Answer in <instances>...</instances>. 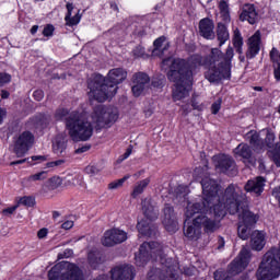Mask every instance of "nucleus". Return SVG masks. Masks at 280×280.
Here are the masks:
<instances>
[{
	"label": "nucleus",
	"mask_w": 280,
	"mask_h": 280,
	"mask_svg": "<svg viewBox=\"0 0 280 280\" xmlns=\"http://www.w3.org/2000/svg\"><path fill=\"white\" fill-rule=\"evenodd\" d=\"M201 187L202 200L188 203L186 207L185 215L188 220L195 217L196 213H211V207H213L215 218H224L226 211L233 214L237 211L235 205L246 198V194L235 184H230L224 191H220L218 182L206 177L201 180Z\"/></svg>",
	"instance_id": "1"
},
{
	"label": "nucleus",
	"mask_w": 280,
	"mask_h": 280,
	"mask_svg": "<svg viewBox=\"0 0 280 280\" xmlns=\"http://www.w3.org/2000/svg\"><path fill=\"white\" fill-rule=\"evenodd\" d=\"M233 56H235V54L233 47L230 46L226 48L225 54L219 48H212L210 54L205 58L200 55H192L188 60H182L186 62L191 73H194V69L198 67H208V70L205 72L206 80L218 84V82H222V80L231 79V62Z\"/></svg>",
	"instance_id": "2"
},
{
	"label": "nucleus",
	"mask_w": 280,
	"mask_h": 280,
	"mask_svg": "<svg viewBox=\"0 0 280 280\" xmlns=\"http://www.w3.org/2000/svg\"><path fill=\"white\" fill-rule=\"evenodd\" d=\"M163 71L167 72L170 82H174L172 97L174 102H180L185 97H189L191 91V82H194V73L187 67V62L183 59L166 58L162 61Z\"/></svg>",
	"instance_id": "3"
},
{
	"label": "nucleus",
	"mask_w": 280,
	"mask_h": 280,
	"mask_svg": "<svg viewBox=\"0 0 280 280\" xmlns=\"http://www.w3.org/2000/svg\"><path fill=\"white\" fill-rule=\"evenodd\" d=\"M128 78V72L124 68H115L109 70L107 78L102 74H96L89 79L88 88L90 89L91 97L96 102H106L109 97L117 95V84H121Z\"/></svg>",
	"instance_id": "4"
},
{
	"label": "nucleus",
	"mask_w": 280,
	"mask_h": 280,
	"mask_svg": "<svg viewBox=\"0 0 280 280\" xmlns=\"http://www.w3.org/2000/svg\"><path fill=\"white\" fill-rule=\"evenodd\" d=\"M66 128L70 139L75 143L89 141L93 137V124L82 118L78 112H72L66 118Z\"/></svg>",
	"instance_id": "5"
},
{
	"label": "nucleus",
	"mask_w": 280,
	"mask_h": 280,
	"mask_svg": "<svg viewBox=\"0 0 280 280\" xmlns=\"http://www.w3.org/2000/svg\"><path fill=\"white\" fill-rule=\"evenodd\" d=\"M163 245L159 242H144L140 245L139 253L136 255L137 266H145L150 259L159 261L160 264H168L170 259H166L163 252Z\"/></svg>",
	"instance_id": "6"
},
{
	"label": "nucleus",
	"mask_w": 280,
	"mask_h": 280,
	"mask_svg": "<svg viewBox=\"0 0 280 280\" xmlns=\"http://www.w3.org/2000/svg\"><path fill=\"white\" fill-rule=\"evenodd\" d=\"M236 211L232 214L238 215V220H242L237 226V234L241 240H248L250 237V229H253L254 224H257V215L248 210V203H246V195L245 199L241 202L235 203Z\"/></svg>",
	"instance_id": "7"
},
{
	"label": "nucleus",
	"mask_w": 280,
	"mask_h": 280,
	"mask_svg": "<svg viewBox=\"0 0 280 280\" xmlns=\"http://www.w3.org/2000/svg\"><path fill=\"white\" fill-rule=\"evenodd\" d=\"M250 262V250L243 247L238 256L229 265L228 272L217 270L214 280H233V277L244 272Z\"/></svg>",
	"instance_id": "8"
},
{
	"label": "nucleus",
	"mask_w": 280,
	"mask_h": 280,
	"mask_svg": "<svg viewBox=\"0 0 280 280\" xmlns=\"http://www.w3.org/2000/svg\"><path fill=\"white\" fill-rule=\"evenodd\" d=\"M49 280H84L82 269L75 264L69 261H62L55 265L48 271Z\"/></svg>",
	"instance_id": "9"
},
{
	"label": "nucleus",
	"mask_w": 280,
	"mask_h": 280,
	"mask_svg": "<svg viewBox=\"0 0 280 280\" xmlns=\"http://www.w3.org/2000/svg\"><path fill=\"white\" fill-rule=\"evenodd\" d=\"M199 213L198 217L195 218V224L197 226H201L205 233L208 235L211 233H215V231H220L222 223L220 220L224 217H215L213 212V206H211V212H196ZM195 213V215H196Z\"/></svg>",
	"instance_id": "10"
},
{
	"label": "nucleus",
	"mask_w": 280,
	"mask_h": 280,
	"mask_svg": "<svg viewBox=\"0 0 280 280\" xmlns=\"http://www.w3.org/2000/svg\"><path fill=\"white\" fill-rule=\"evenodd\" d=\"M92 117L94 121H96L98 128H105V126H110V124H115L117 121L119 110L117 107L98 105L94 108Z\"/></svg>",
	"instance_id": "11"
},
{
	"label": "nucleus",
	"mask_w": 280,
	"mask_h": 280,
	"mask_svg": "<svg viewBox=\"0 0 280 280\" xmlns=\"http://www.w3.org/2000/svg\"><path fill=\"white\" fill-rule=\"evenodd\" d=\"M215 161L214 167L226 174L228 176H237V165L235 164V160H233L230 155L222 154L213 158Z\"/></svg>",
	"instance_id": "12"
},
{
	"label": "nucleus",
	"mask_w": 280,
	"mask_h": 280,
	"mask_svg": "<svg viewBox=\"0 0 280 280\" xmlns=\"http://www.w3.org/2000/svg\"><path fill=\"white\" fill-rule=\"evenodd\" d=\"M34 145V135L30 131L22 132L15 141L13 152L19 159L30 152V147Z\"/></svg>",
	"instance_id": "13"
},
{
	"label": "nucleus",
	"mask_w": 280,
	"mask_h": 280,
	"mask_svg": "<svg viewBox=\"0 0 280 280\" xmlns=\"http://www.w3.org/2000/svg\"><path fill=\"white\" fill-rule=\"evenodd\" d=\"M162 224L168 233H176L178 231L176 212H174V207L170 203H165L162 210Z\"/></svg>",
	"instance_id": "14"
},
{
	"label": "nucleus",
	"mask_w": 280,
	"mask_h": 280,
	"mask_svg": "<svg viewBox=\"0 0 280 280\" xmlns=\"http://www.w3.org/2000/svg\"><path fill=\"white\" fill-rule=\"evenodd\" d=\"M132 88L131 91L135 97H139L145 89H148V84H150V77L147 73L138 72L132 77Z\"/></svg>",
	"instance_id": "15"
},
{
	"label": "nucleus",
	"mask_w": 280,
	"mask_h": 280,
	"mask_svg": "<svg viewBox=\"0 0 280 280\" xmlns=\"http://www.w3.org/2000/svg\"><path fill=\"white\" fill-rule=\"evenodd\" d=\"M142 213L150 220V222H154V220H159V206L156 201L152 198H145L141 202Z\"/></svg>",
	"instance_id": "16"
},
{
	"label": "nucleus",
	"mask_w": 280,
	"mask_h": 280,
	"mask_svg": "<svg viewBox=\"0 0 280 280\" xmlns=\"http://www.w3.org/2000/svg\"><path fill=\"white\" fill-rule=\"evenodd\" d=\"M110 273L112 280H132L135 279V267L130 265L115 267Z\"/></svg>",
	"instance_id": "17"
},
{
	"label": "nucleus",
	"mask_w": 280,
	"mask_h": 280,
	"mask_svg": "<svg viewBox=\"0 0 280 280\" xmlns=\"http://www.w3.org/2000/svg\"><path fill=\"white\" fill-rule=\"evenodd\" d=\"M240 21H247L250 25H255L259 21V13H257L255 4L246 3L243 5Z\"/></svg>",
	"instance_id": "18"
},
{
	"label": "nucleus",
	"mask_w": 280,
	"mask_h": 280,
	"mask_svg": "<svg viewBox=\"0 0 280 280\" xmlns=\"http://www.w3.org/2000/svg\"><path fill=\"white\" fill-rule=\"evenodd\" d=\"M215 24L213 23V20L209 18H205L200 20L199 22V34L203 38H207L208 40H212V38H215Z\"/></svg>",
	"instance_id": "19"
},
{
	"label": "nucleus",
	"mask_w": 280,
	"mask_h": 280,
	"mask_svg": "<svg viewBox=\"0 0 280 280\" xmlns=\"http://www.w3.org/2000/svg\"><path fill=\"white\" fill-rule=\"evenodd\" d=\"M264 187H266V178L258 176L254 179H249L245 186V191L249 194H256V196H261L264 194Z\"/></svg>",
	"instance_id": "20"
},
{
	"label": "nucleus",
	"mask_w": 280,
	"mask_h": 280,
	"mask_svg": "<svg viewBox=\"0 0 280 280\" xmlns=\"http://www.w3.org/2000/svg\"><path fill=\"white\" fill-rule=\"evenodd\" d=\"M248 48L246 51V58H255L257 54H259V49H261V33L257 31L249 39H248Z\"/></svg>",
	"instance_id": "21"
},
{
	"label": "nucleus",
	"mask_w": 280,
	"mask_h": 280,
	"mask_svg": "<svg viewBox=\"0 0 280 280\" xmlns=\"http://www.w3.org/2000/svg\"><path fill=\"white\" fill-rule=\"evenodd\" d=\"M249 246L252 250H264V246H266V233L264 231H254L250 234Z\"/></svg>",
	"instance_id": "22"
},
{
	"label": "nucleus",
	"mask_w": 280,
	"mask_h": 280,
	"mask_svg": "<svg viewBox=\"0 0 280 280\" xmlns=\"http://www.w3.org/2000/svg\"><path fill=\"white\" fill-rule=\"evenodd\" d=\"M137 229L141 235H145L147 237H156V234L159 233V228L156 225L143 220L138 222Z\"/></svg>",
	"instance_id": "23"
},
{
	"label": "nucleus",
	"mask_w": 280,
	"mask_h": 280,
	"mask_svg": "<svg viewBox=\"0 0 280 280\" xmlns=\"http://www.w3.org/2000/svg\"><path fill=\"white\" fill-rule=\"evenodd\" d=\"M200 225H196V219L192 220V224L187 225V221L184 222V235L188 240H198L202 233Z\"/></svg>",
	"instance_id": "24"
},
{
	"label": "nucleus",
	"mask_w": 280,
	"mask_h": 280,
	"mask_svg": "<svg viewBox=\"0 0 280 280\" xmlns=\"http://www.w3.org/2000/svg\"><path fill=\"white\" fill-rule=\"evenodd\" d=\"M235 156H240L248 163H253V149L247 143H241L234 149Z\"/></svg>",
	"instance_id": "25"
},
{
	"label": "nucleus",
	"mask_w": 280,
	"mask_h": 280,
	"mask_svg": "<svg viewBox=\"0 0 280 280\" xmlns=\"http://www.w3.org/2000/svg\"><path fill=\"white\" fill-rule=\"evenodd\" d=\"M245 139L249 142L252 148H254L255 152H261V150H264V140L259 138V133L257 131L247 132Z\"/></svg>",
	"instance_id": "26"
},
{
	"label": "nucleus",
	"mask_w": 280,
	"mask_h": 280,
	"mask_svg": "<svg viewBox=\"0 0 280 280\" xmlns=\"http://www.w3.org/2000/svg\"><path fill=\"white\" fill-rule=\"evenodd\" d=\"M52 150L55 154H65L67 152V136L59 133L52 141Z\"/></svg>",
	"instance_id": "27"
},
{
	"label": "nucleus",
	"mask_w": 280,
	"mask_h": 280,
	"mask_svg": "<svg viewBox=\"0 0 280 280\" xmlns=\"http://www.w3.org/2000/svg\"><path fill=\"white\" fill-rule=\"evenodd\" d=\"M88 261L91 268H97L100 264H104V258H102V253L97 249H92L88 254Z\"/></svg>",
	"instance_id": "28"
},
{
	"label": "nucleus",
	"mask_w": 280,
	"mask_h": 280,
	"mask_svg": "<svg viewBox=\"0 0 280 280\" xmlns=\"http://www.w3.org/2000/svg\"><path fill=\"white\" fill-rule=\"evenodd\" d=\"M270 58L273 62L275 68V78L278 82H280V52L277 50V48H272L270 51Z\"/></svg>",
	"instance_id": "29"
},
{
	"label": "nucleus",
	"mask_w": 280,
	"mask_h": 280,
	"mask_svg": "<svg viewBox=\"0 0 280 280\" xmlns=\"http://www.w3.org/2000/svg\"><path fill=\"white\" fill-rule=\"evenodd\" d=\"M217 38L219 40V47H222L226 40H229V30L226 25L219 23L217 26Z\"/></svg>",
	"instance_id": "30"
},
{
	"label": "nucleus",
	"mask_w": 280,
	"mask_h": 280,
	"mask_svg": "<svg viewBox=\"0 0 280 280\" xmlns=\"http://www.w3.org/2000/svg\"><path fill=\"white\" fill-rule=\"evenodd\" d=\"M219 10L221 14V19L224 23L231 22V11L229 9V2L226 0H221L219 2Z\"/></svg>",
	"instance_id": "31"
},
{
	"label": "nucleus",
	"mask_w": 280,
	"mask_h": 280,
	"mask_svg": "<svg viewBox=\"0 0 280 280\" xmlns=\"http://www.w3.org/2000/svg\"><path fill=\"white\" fill-rule=\"evenodd\" d=\"M165 43V37H159L158 39L154 40L153 43V50L152 54L153 56H163V54H165V51H167V46L163 47V44ZM161 47H163V49H161Z\"/></svg>",
	"instance_id": "32"
},
{
	"label": "nucleus",
	"mask_w": 280,
	"mask_h": 280,
	"mask_svg": "<svg viewBox=\"0 0 280 280\" xmlns=\"http://www.w3.org/2000/svg\"><path fill=\"white\" fill-rule=\"evenodd\" d=\"M233 45L236 50V54H240V56H242L243 54L242 47L244 46V38H242V34L237 28L234 31Z\"/></svg>",
	"instance_id": "33"
},
{
	"label": "nucleus",
	"mask_w": 280,
	"mask_h": 280,
	"mask_svg": "<svg viewBox=\"0 0 280 280\" xmlns=\"http://www.w3.org/2000/svg\"><path fill=\"white\" fill-rule=\"evenodd\" d=\"M110 231L116 244H124L128 240V234L124 230L113 229Z\"/></svg>",
	"instance_id": "34"
},
{
	"label": "nucleus",
	"mask_w": 280,
	"mask_h": 280,
	"mask_svg": "<svg viewBox=\"0 0 280 280\" xmlns=\"http://www.w3.org/2000/svg\"><path fill=\"white\" fill-rule=\"evenodd\" d=\"M148 185H150V180L148 178L138 182L131 194L132 198H137V196H141V192L144 191Z\"/></svg>",
	"instance_id": "35"
},
{
	"label": "nucleus",
	"mask_w": 280,
	"mask_h": 280,
	"mask_svg": "<svg viewBox=\"0 0 280 280\" xmlns=\"http://www.w3.org/2000/svg\"><path fill=\"white\" fill-rule=\"evenodd\" d=\"M194 176H196V178H201V180L203 178H209V166L206 164L203 166L196 167L194 171Z\"/></svg>",
	"instance_id": "36"
},
{
	"label": "nucleus",
	"mask_w": 280,
	"mask_h": 280,
	"mask_svg": "<svg viewBox=\"0 0 280 280\" xmlns=\"http://www.w3.org/2000/svg\"><path fill=\"white\" fill-rule=\"evenodd\" d=\"M102 244L103 246H107V247L117 245V243L115 242V238L113 237V232L110 230L104 233V236L102 238Z\"/></svg>",
	"instance_id": "37"
},
{
	"label": "nucleus",
	"mask_w": 280,
	"mask_h": 280,
	"mask_svg": "<svg viewBox=\"0 0 280 280\" xmlns=\"http://www.w3.org/2000/svg\"><path fill=\"white\" fill-rule=\"evenodd\" d=\"M130 178V175H125L122 178L114 180L108 184V189H119V187H124V184Z\"/></svg>",
	"instance_id": "38"
},
{
	"label": "nucleus",
	"mask_w": 280,
	"mask_h": 280,
	"mask_svg": "<svg viewBox=\"0 0 280 280\" xmlns=\"http://www.w3.org/2000/svg\"><path fill=\"white\" fill-rule=\"evenodd\" d=\"M18 207H21V205H23V207H34V205H36V200L33 197H21L18 201Z\"/></svg>",
	"instance_id": "39"
},
{
	"label": "nucleus",
	"mask_w": 280,
	"mask_h": 280,
	"mask_svg": "<svg viewBox=\"0 0 280 280\" xmlns=\"http://www.w3.org/2000/svg\"><path fill=\"white\" fill-rule=\"evenodd\" d=\"M47 178V172L42 171L26 178L27 183H36V180H45Z\"/></svg>",
	"instance_id": "40"
},
{
	"label": "nucleus",
	"mask_w": 280,
	"mask_h": 280,
	"mask_svg": "<svg viewBox=\"0 0 280 280\" xmlns=\"http://www.w3.org/2000/svg\"><path fill=\"white\" fill-rule=\"evenodd\" d=\"M265 142L267 148H269L270 150H275V148H277V144L275 143V132L267 131Z\"/></svg>",
	"instance_id": "41"
},
{
	"label": "nucleus",
	"mask_w": 280,
	"mask_h": 280,
	"mask_svg": "<svg viewBox=\"0 0 280 280\" xmlns=\"http://www.w3.org/2000/svg\"><path fill=\"white\" fill-rule=\"evenodd\" d=\"M69 109L67 108H58L56 112H55V119L57 121H61V119H69ZM68 116V117H67Z\"/></svg>",
	"instance_id": "42"
},
{
	"label": "nucleus",
	"mask_w": 280,
	"mask_h": 280,
	"mask_svg": "<svg viewBox=\"0 0 280 280\" xmlns=\"http://www.w3.org/2000/svg\"><path fill=\"white\" fill-rule=\"evenodd\" d=\"M60 185H62V178H60L59 176H54L48 180V187L51 190L58 189Z\"/></svg>",
	"instance_id": "43"
},
{
	"label": "nucleus",
	"mask_w": 280,
	"mask_h": 280,
	"mask_svg": "<svg viewBox=\"0 0 280 280\" xmlns=\"http://www.w3.org/2000/svg\"><path fill=\"white\" fill-rule=\"evenodd\" d=\"M61 183L66 186L69 187L71 185H75V177L73 174H67L61 178Z\"/></svg>",
	"instance_id": "44"
},
{
	"label": "nucleus",
	"mask_w": 280,
	"mask_h": 280,
	"mask_svg": "<svg viewBox=\"0 0 280 280\" xmlns=\"http://www.w3.org/2000/svg\"><path fill=\"white\" fill-rule=\"evenodd\" d=\"M82 19V15L80 14V11L74 15L70 16L68 20H66V24L70 27H73V25H78L80 23V20Z\"/></svg>",
	"instance_id": "45"
},
{
	"label": "nucleus",
	"mask_w": 280,
	"mask_h": 280,
	"mask_svg": "<svg viewBox=\"0 0 280 280\" xmlns=\"http://www.w3.org/2000/svg\"><path fill=\"white\" fill-rule=\"evenodd\" d=\"M272 161L277 165V167H280V147H279V144H276V148L272 151Z\"/></svg>",
	"instance_id": "46"
},
{
	"label": "nucleus",
	"mask_w": 280,
	"mask_h": 280,
	"mask_svg": "<svg viewBox=\"0 0 280 280\" xmlns=\"http://www.w3.org/2000/svg\"><path fill=\"white\" fill-rule=\"evenodd\" d=\"M220 108H222V98L217 100L211 105V113H212V115H218V113H220Z\"/></svg>",
	"instance_id": "47"
},
{
	"label": "nucleus",
	"mask_w": 280,
	"mask_h": 280,
	"mask_svg": "<svg viewBox=\"0 0 280 280\" xmlns=\"http://www.w3.org/2000/svg\"><path fill=\"white\" fill-rule=\"evenodd\" d=\"M12 80V77L8 73L0 72V86H3L4 84L10 83Z\"/></svg>",
	"instance_id": "48"
},
{
	"label": "nucleus",
	"mask_w": 280,
	"mask_h": 280,
	"mask_svg": "<svg viewBox=\"0 0 280 280\" xmlns=\"http://www.w3.org/2000/svg\"><path fill=\"white\" fill-rule=\"evenodd\" d=\"M151 84L154 86V89H163V84H165V78L163 77L162 79H153Z\"/></svg>",
	"instance_id": "49"
},
{
	"label": "nucleus",
	"mask_w": 280,
	"mask_h": 280,
	"mask_svg": "<svg viewBox=\"0 0 280 280\" xmlns=\"http://www.w3.org/2000/svg\"><path fill=\"white\" fill-rule=\"evenodd\" d=\"M54 25L48 24L44 27L43 35L46 37L54 36Z\"/></svg>",
	"instance_id": "50"
},
{
	"label": "nucleus",
	"mask_w": 280,
	"mask_h": 280,
	"mask_svg": "<svg viewBox=\"0 0 280 280\" xmlns=\"http://www.w3.org/2000/svg\"><path fill=\"white\" fill-rule=\"evenodd\" d=\"M86 174H90L91 176H95V174L100 173V168L95 165H90L85 167Z\"/></svg>",
	"instance_id": "51"
},
{
	"label": "nucleus",
	"mask_w": 280,
	"mask_h": 280,
	"mask_svg": "<svg viewBox=\"0 0 280 280\" xmlns=\"http://www.w3.org/2000/svg\"><path fill=\"white\" fill-rule=\"evenodd\" d=\"M18 208H19V205H15L10 208H5L2 210V215H12V213H14V211H16Z\"/></svg>",
	"instance_id": "52"
},
{
	"label": "nucleus",
	"mask_w": 280,
	"mask_h": 280,
	"mask_svg": "<svg viewBox=\"0 0 280 280\" xmlns=\"http://www.w3.org/2000/svg\"><path fill=\"white\" fill-rule=\"evenodd\" d=\"M60 165H65V160H57L52 162H48L46 167H60Z\"/></svg>",
	"instance_id": "53"
},
{
	"label": "nucleus",
	"mask_w": 280,
	"mask_h": 280,
	"mask_svg": "<svg viewBox=\"0 0 280 280\" xmlns=\"http://www.w3.org/2000/svg\"><path fill=\"white\" fill-rule=\"evenodd\" d=\"M132 154V148H128L126 152L117 160V163H121Z\"/></svg>",
	"instance_id": "54"
},
{
	"label": "nucleus",
	"mask_w": 280,
	"mask_h": 280,
	"mask_svg": "<svg viewBox=\"0 0 280 280\" xmlns=\"http://www.w3.org/2000/svg\"><path fill=\"white\" fill-rule=\"evenodd\" d=\"M33 97H34V100H36V102H40V100H43V97H45V92H43V90H36L33 93Z\"/></svg>",
	"instance_id": "55"
},
{
	"label": "nucleus",
	"mask_w": 280,
	"mask_h": 280,
	"mask_svg": "<svg viewBox=\"0 0 280 280\" xmlns=\"http://www.w3.org/2000/svg\"><path fill=\"white\" fill-rule=\"evenodd\" d=\"M73 255V249H66L62 254H59V259H65L67 257H71Z\"/></svg>",
	"instance_id": "56"
},
{
	"label": "nucleus",
	"mask_w": 280,
	"mask_h": 280,
	"mask_svg": "<svg viewBox=\"0 0 280 280\" xmlns=\"http://www.w3.org/2000/svg\"><path fill=\"white\" fill-rule=\"evenodd\" d=\"M47 233H48L47 228L40 229V230L37 232V237H38L39 240H45V237H47Z\"/></svg>",
	"instance_id": "57"
},
{
	"label": "nucleus",
	"mask_w": 280,
	"mask_h": 280,
	"mask_svg": "<svg viewBox=\"0 0 280 280\" xmlns=\"http://www.w3.org/2000/svg\"><path fill=\"white\" fill-rule=\"evenodd\" d=\"M66 8L68 10V13L66 14L65 21H69L71 12H73V3H67Z\"/></svg>",
	"instance_id": "58"
},
{
	"label": "nucleus",
	"mask_w": 280,
	"mask_h": 280,
	"mask_svg": "<svg viewBox=\"0 0 280 280\" xmlns=\"http://www.w3.org/2000/svg\"><path fill=\"white\" fill-rule=\"evenodd\" d=\"M89 150H91V145H83L77 149L74 152L75 154H84V152H89Z\"/></svg>",
	"instance_id": "59"
},
{
	"label": "nucleus",
	"mask_w": 280,
	"mask_h": 280,
	"mask_svg": "<svg viewBox=\"0 0 280 280\" xmlns=\"http://www.w3.org/2000/svg\"><path fill=\"white\" fill-rule=\"evenodd\" d=\"M31 161H37V163H43L44 161H47V158L45 155H33L31 158Z\"/></svg>",
	"instance_id": "60"
},
{
	"label": "nucleus",
	"mask_w": 280,
	"mask_h": 280,
	"mask_svg": "<svg viewBox=\"0 0 280 280\" xmlns=\"http://www.w3.org/2000/svg\"><path fill=\"white\" fill-rule=\"evenodd\" d=\"M61 229L65 231H69V229H73V221H66L61 224Z\"/></svg>",
	"instance_id": "61"
},
{
	"label": "nucleus",
	"mask_w": 280,
	"mask_h": 280,
	"mask_svg": "<svg viewBox=\"0 0 280 280\" xmlns=\"http://www.w3.org/2000/svg\"><path fill=\"white\" fill-rule=\"evenodd\" d=\"M143 54V48L141 47H137L135 50H133V56H136V58H141V55Z\"/></svg>",
	"instance_id": "62"
},
{
	"label": "nucleus",
	"mask_w": 280,
	"mask_h": 280,
	"mask_svg": "<svg viewBox=\"0 0 280 280\" xmlns=\"http://www.w3.org/2000/svg\"><path fill=\"white\" fill-rule=\"evenodd\" d=\"M191 106L195 110H200V104H198V102H196V96H192Z\"/></svg>",
	"instance_id": "63"
},
{
	"label": "nucleus",
	"mask_w": 280,
	"mask_h": 280,
	"mask_svg": "<svg viewBox=\"0 0 280 280\" xmlns=\"http://www.w3.org/2000/svg\"><path fill=\"white\" fill-rule=\"evenodd\" d=\"M0 95L2 100H8V97H10V92L8 90H1Z\"/></svg>",
	"instance_id": "64"
}]
</instances>
